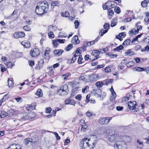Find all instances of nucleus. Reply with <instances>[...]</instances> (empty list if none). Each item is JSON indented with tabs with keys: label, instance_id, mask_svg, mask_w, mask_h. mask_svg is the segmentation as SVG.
<instances>
[{
	"label": "nucleus",
	"instance_id": "nucleus-1",
	"mask_svg": "<svg viewBox=\"0 0 149 149\" xmlns=\"http://www.w3.org/2000/svg\"><path fill=\"white\" fill-rule=\"evenodd\" d=\"M49 10V5L46 1L40 2L39 6L37 5L36 8L35 12L37 15L43 14L47 13Z\"/></svg>",
	"mask_w": 149,
	"mask_h": 149
},
{
	"label": "nucleus",
	"instance_id": "nucleus-2",
	"mask_svg": "<svg viewBox=\"0 0 149 149\" xmlns=\"http://www.w3.org/2000/svg\"><path fill=\"white\" fill-rule=\"evenodd\" d=\"M128 107L129 109L132 110V112L134 114H137L139 111L138 106L136 102L130 101L127 104Z\"/></svg>",
	"mask_w": 149,
	"mask_h": 149
},
{
	"label": "nucleus",
	"instance_id": "nucleus-3",
	"mask_svg": "<svg viewBox=\"0 0 149 149\" xmlns=\"http://www.w3.org/2000/svg\"><path fill=\"white\" fill-rule=\"evenodd\" d=\"M114 132H113L109 130V132H106V135L108 140L112 142L117 139L118 138L119 135L118 134H114Z\"/></svg>",
	"mask_w": 149,
	"mask_h": 149
},
{
	"label": "nucleus",
	"instance_id": "nucleus-4",
	"mask_svg": "<svg viewBox=\"0 0 149 149\" xmlns=\"http://www.w3.org/2000/svg\"><path fill=\"white\" fill-rule=\"evenodd\" d=\"M90 140V139L88 138H85L81 141L80 143V146L81 149H85L88 148L91 149V145L89 144L88 142Z\"/></svg>",
	"mask_w": 149,
	"mask_h": 149
},
{
	"label": "nucleus",
	"instance_id": "nucleus-5",
	"mask_svg": "<svg viewBox=\"0 0 149 149\" xmlns=\"http://www.w3.org/2000/svg\"><path fill=\"white\" fill-rule=\"evenodd\" d=\"M114 147L115 149H126V144L125 142L118 141L115 143Z\"/></svg>",
	"mask_w": 149,
	"mask_h": 149
},
{
	"label": "nucleus",
	"instance_id": "nucleus-6",
	"mask_svg": "<svg viewBox=\"0 0 149 149\" xmlns=\"http://www.w3.org/2000/svg\"><path fill=\"white\" fill-rule=\"evenodd\" d=\"M40 53V51L38 49L34 48L31 50L30 54L32 57H35L39 55Z\"/></svg>",
	"mask_w": 149,
	"mask_h": 149
},
{
	"label": "nucleus",
	"instance_id": "nucleus-7",
	"mask_svg": "<svg viewBox=\"0 0 149 149\" xmlns=\"http://www.w3.org/2000/svg\"><path fill=\"white\" fill-rule=\"evenodd\" d=\"M100 53V51L97 50H94L91 53V55L95 56V58L93 60H91V59H90L91 61H93L94 60L98 59L99 58V54Z\"/></svg>",
	"mask_w": 149,
	"mask_h": 149
},
{
	"label": "nucleus",
	"instance_id": "nucleus-8",
	"mask_svg": "<svg viewBox=\"0 0 149 149\" xmlns=\"http://www.w3.org/2000/svg\"><path fill=\"white\" fill-rule=\"evenodd\" d=\"M25 36V34L22 32H15L13 34V36L15 38H22Z\"/></svg>",
	"mask_w": 149,
	"mask_h": 149
},
{
	"label": "nucleus",
	"instance_id": "nucleus-9",
	"mask_svg": "<svg viewBox=\"0 0 149 149\" xmlns=\"http://www.w3.org/2000/svg\"><path fill=\"white\" fill-rule=\"evenodd\" d=\"M107 118L106 117H101L98 120V122L102 125H107L108 123Z\"/></svg>",
	"mask_w": 149,
	"mask_h": 149
},
{
	"label": "nucleus",
	"instance_id": "nucleus-10",
	"mask_svg": "<svg viewBox=\"0 0 149 149\" xmlns=\"http://www.w3.org/2000/svg\"><path fill=\"white\" fill-rule=\"evenodd\" d=\"M102 91L100 89H94L92 90V93L97 97H99V94L101 93Z\"/></svg>",
	"mask_w": 149,
	"mask_h": 149
},
{
	"label": "nucleus",
	"instance_id": "nucleus-11",
	"mask_svg": "<svg viewBox=\"0 0 149 149\" xmlns=\"http://www.w3.org/2000/svg\"><path fill=\"white\" fill-rule=\"evenodd\" d=\"M22 147L19 145L13 144L10 145L8 148L9 149H21Z\"/></svg>",
	"mask_w": 149,
	"mask_h": 149
},
{
	"label": "nucleus",
	"instance_id": "nucleus-12",
	"mask_svg": "<svg viewBox=\"0 0 149 149\" xmlns=\"http://www.w3.org/2000/svg\"><path fill=\"white\" fill-rule=\"evenodd\" d=\"M24 140V144L27 146L30 147V146H33V144H32V143L30 140V138H27L25 139Z\"/></svg>",
	"mask_w": 149,
	"mask_h": 149
},
{
	"label": "nucleus",
	"instance_id": "nucleus-13",
	"mask_svg": "<svg viewBox=\"0 0 149 149\" xmlns=\"http://www.w3.org/2000/svg\"><path fill=\"white\" fill-rule=\"evenodd\" d=\"M63 52V51L61 49H57L54 51V54L56 56H61Z\"/></svg>",
	"mask_w": 149,
	"mask_h": 149
},
{
	"label": "nucleus",
	"instance_id": "nucleus-14",
	"mask_svg": "<svg viewBox=\"0 0 149 149\" xmlns=\"http://www.w3.org/2000/svg\"><path fill=\"white\" fill-rule=\"evenodd\" d=\"M67 93L66 92V91H64V89H62L61 88L58 90V94L60 95L63 96L67 94Z\"/></svg>",
	"mask_w": 149,
	"mask_h": 149
},
{
	"label": "nucleus",
	"instance_id": "nucleus-15",
	"mask_svg": "<svg viewBox=\"0 0 149 149\" xmlns=\"http://www.w3.org/2000/svg\"><path fill=\"white\" fill-rule=\"evenodd\" d=\"M36 106V103H32L27 107V109L28 110H33L35 109Z\"/></svg>",
	"mask_w": 149,
	"mask_h": 149
},
{
	"label": "nucleus",
	"instance_id": "nucleus-16",
	"mask_svg": "<svg viewBox=\"0 0 149 149\" xmlns=\"http://www.w3.org/2000/svg\"><path fill=\"white\" fill-rule=\"evenodd\" d=\"M21 44L23 45L24 47L26 48L30 47V44L29 42L24 41H23L21 42Z\"/></svg>",
	"mask_w": 149,
	"mask_h": 149
},
{
	"label": "nucleus",
	"instance_id": "nucleus-17",
	"mask_svg": "<svg viewBox=\"0 0 149 149\" xmlns=\"http://www.w3.org/2000/svg\"><path fill=\"white\" fill-rule=\"evenodd\" d=\"M115 3V2L114 1H108L105 3V4H106V5H107L108 7L109 6L111 8H113V7L112 6L114 5V3Z\"/></svg>",
	"mask_w": 149,
	"mask_h": 149
},
{
	"label": "nucleus",
	"instance_id": "nucleus-18",
	"mask_svg": "<svg viewBox=\"0 0 149 149\" xmlns=\"http://www.w3.org/2000/svg\"><path fill=\"white\" fill-rule=\"evenodd\" d=\"M116 97V95L115 92L111 93V95L110 97V100L111 101H114Z\"/></svg>",
	"mask_w": 149,
	"mask_h": 149
},
{
	"label": "nucleus",
	"instance_id": "nucleus-19",
	"mask_svg": "<svg viewBox=\"0 0 149 149\" xmlns=\"http://www.w3.org/2000/svg\"><path fill=\"white\" fill-rule=\"evenodd\" d=\"M117 23V19L116 18H114L111 21V26L112 27H113L116 25Z\"/></svg>",
	"mask_w": 149,
	"mask_h": 149
},
{
	"label": "nucleus",
	"instance_id": "nucleus-20",
	"mask_svg": "<svg viewBox=\"0 0 149 149\" xmlns=\"http://www.w3.org/2000/svg\"><path fill=\"white\" fill-rule=\"evenodd\" d=\"M30 140L32 143V144H33V146L35 145V143L38 141V139L36 136L32 137L30 138Z\"/></svg>",
	"mask_w": 149,
	"mask_h": 149
},
{
	"label": "nucleus",
	"instance_id": "nucleus-21",
	"mask_svg": "<svg viewBox=\"0 0 149 149\" xmlns=\"http://www.w3.org/2000/svg\"><path fill=\"white\" fill-rule=\"evenodd\" d=\"M7 116H8L7 112L3 111H1V113L0 115V118H4Z\"/></svg>",
	"mask_w": 149,
	"mask_h": 149
},
{
	"label": "nucleus",
	"instance_id": "nucleus-22",
	"mask_svg": "<svg viewBox=\"0 0 149 149\" xmlns=\"http://www.w3.org/2000/svg\"><path fill=\"white\" fill-rule=\"evenodd\" d=\"M15 112V109H11L7 112L8 116L9 117H10L13 116Z\"/></svg>",
	"mask_w": 149,
	"mask_h": 149
},
{
	"label": "nucleus",
	"instance_id": "nucleus-23",
	"mask_svg": "<svg viewBox=\"0 0 149 149\" xmlns=\"http://www.w3.org/2000/svg\"><path fill=\"white\" fill-rule=\"evenodd\" d=\"M149 2V0H145L141 3V5L143 7H146L147 6V4Z\"/></svg>",
	"mask_w": 149,
	"mask_h": 149
},
{
	"label": "nucleus",
	"instance_id": "nucleus-24",
	"mask_svg": "<svg viewBox=\"0 0 149 149\" xmlns=\"http://www.w3.org/2000/svg\"><path fill=\"white\" fill-rule=\"evenodd\" d=\"M134 54V52H132L131 50L130 49H129L125 53V55L126 56H130Z\"/></svg>",
	"mask_w": 149,
	"mask_h": 149
},
{
	"label": "nucleus",
	"instance_id": "nucleus-25",
	"mask_svg": "<svg viewBox=\"0 0 149 149\" xmlns=\"http://www.w3.org/2000/svg\"><path fill=\"white\" fill-rule=\"evenodd\" d=\"M27 114L29 120L33 118L36 116V114L33 112H31Z\"/></svg>",
	"mask_w": 149,
	"mask_h": 149
},
{
	"label": "nucleus",
	"instance_id": "nucleus-26",
	"mask_svg": "<svg viewBox=\"0 0 149 149\" xmlns=\"http://www.w3.org/2000/svg\"><path fill=\"white\" fill-rule=\"evenodd\" d=\"M89 79L90 81H93V79H95L97 77V75L94 74H91L88 76Z\"/></svg>",
	"mask_w": 149,
	"mask_h": 149
},
{
	"label": "nucleus",
	"instance_id": "nucleus-27",
	"mask_svg": "<svg viewBox=\"0 0 149 149\" xmlns=\"http://www.w3.org/2000/svg\"><path fill=\"white\" fill-rule=\"evenodd\" d=\"M133 70L138 72H141L144 71V68L140 67H136L133 68Z\"/></svg>",
	"mask_w": 149,
	"mask_h": 149
},
{
	"label": "nucleus",
	"instance_id": "nucleus-28",
	"mask_svg": "<svg viewBox=\"0 0 149 149\" xmlns=\"http://www.w3.org/2000/svg\"><path fill=\"white\" fill-rule=\"evenodd\" d=\"M36 94L38 97L42 96V90L40 89H38L36 93Z\"/></svg>",
	"mask_w": 149,
	"mask_h": 149
},
{
	"label": "nucleus",
	"instance_id": "nucleus-29",
	"mask_svg": "<svg viewBox=\"0 0 149 149\" xmlns=\"http://www.w3.org/2000/svg\"><path fill=\"white\" fill-rule=\"evenodd\" d=\"M76 57L73 55L71 60H68V63L69 64L74 63L75 62V61L76 59Z\"/></svg>",
	"mask_w": 149,
	"mask_h": 149
},
{
	"label": "nucleus",
	"instance_id": "nucleus-30",
	"mask_svg": "<svg viewBox=\"0 0 149 149\" xmlns=\"http://www.w3.org/2000/svg\"><path fill=\"white\" fill-rule=\"evenodd\" d=\"M72 40L74 41L76 43L78 44L79 43V41L78 40V38L77 36H75L73 37L72 39Z\"/></svg>",
	"mask_w": 149,
	"mask_h": 149
},
{
	"label": "nucleus",
	"instance_id": "nucleus-31",
	"mask_svg": "<svg viewBox=\"0 0 149 149\" xmlns=\"http://www.w3.org/2000/svg\"><path fill=\"white\" fill-rule=\"evenodd\" d=\"M60 88L62 90L63 89H64V91H66V92L68 93V87L67 84H64Z\"/></svg>",
	"mask_w": 149,
	"mask_h": 149
},
{
	"label": "nucleus",
	"instance_id": "nucleus-32",
	"mask_svg": "<svg viewBox=\"0 0 149 149\" xmlns=\"http://www.w3.org/2000/svg\"><path fill=\"white\" fill-rule=\"evenodd\" d=\"M130 95L129 94H127L126 95V96L123 97L122 99V100L123 101H126L128 100L129 99V97Z\"/></svg>",
	"mask_w": 149,
	"mask_h": 149
},
{
	"label": "nucleus",
	"instance_id": "nucleus-33",
	"mask_svg": "<svg viewBox=\"0 0 149 149\" xmlns=\"http://www.w3.org/2000/svg\"><path fill=\"white\" fill-rule=\"evenodd\" d=\"M106 94L105 92H103L102 93L101 92L99 94V97H100L101 99L102 100L106 96Z\"/></svg>",
	"mask_w": 149,
	"mask_h": 149
},
{
	"label": "nucleus",
	"instance_id": "nucleus-34",
	"mask_svg": "<svg viewBox=\"0 0 149 149\" xmlns=\"http://www.w3.org/2000/svg\"><path fill=\"white\" fill-rule=\"evenodd\" d=\"M70 75V73H68L63 74L62 75V78L64 80L66 79Z\"/></svg>",
	"mask_w": 149,
	"mask_h": 149
},
{
	"label": "nucleus",
	"instance_id": "nucleus-35",
	"mask_svg": "<svg viewBox=\"0 0 149 149\" xmlns=\"http://www.w3.org/2000/svg\"><path fill=\"white\" fill-rule=\"evenodd\" d=\"M28 120L29 119L27 114H25V116H24L20 119L21 121H24Z\"/></svg>",
	"mask_w": 149,
	"mask_h": 149
},
{
	"label": "nucleus",
	"instance_id": "nucleus-36",
	"mask_svg": "<svg viewBox=\"0 0 149 149\" xmlns=\"http://www.w3.org/2000/svg\"><path fill=\"white\" fill-rule=\"evenodd\" d=\"M145 14L146 17L144 19V20L145 22H148L149 23V13L146 12H145Z\"/></svg>",
	"mask_w": 149,
	"mask_h": 149
},
{
	"label": "nucleus",
	"instance_id": "nucleus-37",
	"mask_svg": "<svg viewBox=\"0 0 149 149\" xmlns=\"http://www.w3.org/2000/svg\"><path fill=\"white\" fill-rule=\"evenodd\" d=\"M113 79H107L105 80L104 82L105 84H110L113 83Z\"/></svg>",
	"mask_w": 149,
	"mask_h": 149
},
{
	"label": "nucleus",
	"instance_id": "nucleus-38",
	"mask_svg": "<svg viewBox=\"0 0 149 149\" xmlns=\"http://www.w3.org/2000/svg\"><path fill=\"white\" fill-rule=\"evenodd\" d=\"M72 91H75L78 90L79 87L77 86L76 84H72Z\"/></svg>",
	"mask_w": 149,
	"mask_h": 149
},
{
	"label": "nucleus",
	"instance_id": "nucleus-39",
	"mask_svg": "<svg viewBox=\"0 0 149 149\" xmlns=\"http://www.w3.org/2000/svg\"><path fill=\"white\" fill-rule=\"evenodd\" d=\"M124 48V47L122 45H120L118 47L115 48L113 49L114 51H118Z\"/></svg>",
	"mask_w": 149,
	"mask_h": 149
},
{
	"label": "nucleus",
	"instance_id": "nucleus-40",
	"mask_svg": "<svg viewBox=\"0 0 149 149\" xmlns=\"http://www.w3.org/2000/svg\"><path fill=\"white\" fill-rule=\"evenodd\" d=\"M61 15L62 16L67 17L69 16L70 14L68 11H65L64 13H62L61 14Z\"/></svg>",
	"mask_w": 149,
	"mask_h": 149
},
{
	"label": "nucleus",
	"instance_id": "nucleus-41",
	"mask_svg": "<svg viewBox=\"0 0 149 149\" xmlns=\"http://www.w3.org/2000/svg\"><path fill=\"white\" fill-rule=\"evenodd\" d=\"M39 62V63L38 65V67H39V68H40L42 67L44 61L43 59H41L40 60Z\"/></svg>",
	"mask_w": 149,
	"mask_h": 149
},
{
	"label": "nucleus",
	"instance_id": "nucleus-42",
	"mask_svg": "<svg viewBox=\"0 0 149 149\" xmlns=\"http://www.w3.org/2000/svg\"><path fill=\"white\" fill-rule=\"evenodd\" d=\"M120 9L119 7L116 6L114 10L116 13L117 14H119L120 12Z\"/></svg>",
	"mask_w": 149,
	"mask_h": 149
},
{
	"label": "nucleus",
	"instance_id": "nucleus-43",
	"mask_svg": "<svg viewBox=\"0 0 149 149\" xmlns=\"http://www.w3.org/2000/svg\"><path fill=\"white\" fill-rule=\"evenodd\" d=\"M8 98V94H7L3 97V99L1 100V101L2 102H3L7 100Z\"/></svg>",
	"mask_w": 149,
	"mask_h": 149
},
{
	"label": "nucleus",
	"instance_id": "nucleus-44",
	"mask_svg": "<svg viewBox=\"0 0 149 149\" xmlns=\"http://www.w3.org/2000/svg\"><path fill=\"white\" fill-rule=\"evenodd\" d=\"M14 64L11 62H8L7 63V66L8 68H11L14 66Z\"/></svg>",
	"mask_w": 149,
	"mask_h": 149
},
{
	"label": "nucleus",
	"instance_id": "nucleus-45",
	"mask_svg": "<svg viewBox=\"0 0 149 149\" xmlns=\"http://www.w3.org/2000/svg\"><path fill=\"white\" fill-rule=\"evenodd\" d=\"M103 26L105 29L108 31L109 29V23L105 24Z\"/></svg>",
	"mask_w": 149,
	"mask_h": 149
},
{
	"label": "nucleus",
	"instance_id": "nucleus-46",
	"mask_svg": "<svg viewBox=\"0 0 149 149\" xmlns=\"http://www.w3.org/2000/svg\"><path fill=\"white\" fill-rule=\"evenodd\" d=\"M134 65V62L133 61H130L127 62L126 65L128 67H131L132 66Z\"/></svg>",
	"mask_w": 149,
	"mask_h": 149
},
{
	"label": "nucleus",
	"instance_id": "nucleus-47",
	"mask_svg": "<svg viewBox=\"0 0 149 149\" xmlns=\"http://www.w3.org/2000/svg\"><path fill=\"white\" fill-rule=\"evenodd\" d=\"M0 68L1 69V71L3 72L6 70V69L4 67V65L2 64H0Z\"/></svg>",
	"mask_w": 149,
	"mask_h": 149
},
{
	"label": "nucleus",
	"instance_id": "nucleus-48",
	"mask_svg": "<svg viewBox=\"0 0 149 149\" xmlns=\"http://www.w3.org/2000/svg\"><path fill=\"white\" fill-rule=\"evenodd\" d=\"M83 59V58L82 56L81 55L79 56L77 61L78 63L79 64H81L82 63L81 61Z\"/></svg>",
	"mask_w": 149,
	"mask_h": 149
},
{
	"label": "nucleus",
	"instance_id": "nucleus-49",
	"mask_svg": "<svg viewBox=\"0 0 149 149\" xmlns=\"http://www.w3.org/2000/svg\"><path fill=\"white\" fill-rule=\"evenodd\" d=\"M107 10H108V14L109 15H112L114 14V12L112 10H111L110 9V8L109 9L107 8Z\"/></svg>",
	"mask_w": 149,
	"mask_h": 149
},
{
	"label": "nucleus",
	"instance_id": "nucleus-50",
	"mask_svg": "<svg viewBox=\"0 0 149 149\" xmlns=\"http://www.w3.org/2000/svg\"><path fill=\"white\" fill-rule=\"evenodd\" d=\"M130 39H127L123 43V45H128L130 44Z\"/></svg>",
	"mask_w": 149,
	"mask_h": 149
},
{
	"label": "nucleus",
	"instance_id": "nucleus-51",
	"mask_svg": "<svg viewBox=\"0 0 149 149\" xmlns=\"http://www.w3.org/2000/svg\"><path fill=\"white\" fill-rule=\"evenodd\" d=\"M73 48V45L72 44H69L66 47V50L67 51L70 50Z\"/></svg>",
	"mask_w": 149,
	"mask_h": 149
},
{
	"label": "nucleus",
	"instance_id": "nucleus-52",
	"mask_svg": "<svg viewBox=\"0 0 149 149\" xmlns=\"http://www.w3.org/2000/svg\"><path fill=\"white\" fill-rule=\"evenodd\" d=\"M89 87L88 86H85L84 87L82 90V92L85 93V92H87L88 91Z\"/></svg>",
	"mask_w": 149,
	"mask_h": 149
},
{
	"label": "nucleus",
	"instance_id": "nucleus-53",
	"mask_svg": "<svg viewBox=\"0 0 149 149\" xmlns=\"http://www.w3.org/2000/svg\"><path fill=\"white\" fill-rule=\"evenodd\" d=\"M137 143L139 144V146H137L138 148H141V147L143 146V142L142 141H140L139 140H137Z\"/></svg>",
	"mask_w": 149,
	"mask_h": 149
},
{
	"label": "nucleus",
	"instance_id": "nucleus-54",
	"mask_svg": "<svg viewBox=\"0 0 149 149\" xmlns=\"http://www.w3.org/2000/svg\"><path fill=\"white\" fill-rule=\"evenodd\" d=\"M58 41L56 40H53V44L54 46L55 47H57L58 45Z\"/></svg>",
	"mask_w": 149,
	"mask_h": 149
},
{
	"label": "nucleus",
	"instance_id": "nucleus-55",
	"mask_svg": "<svg viewBox=\"0 0 149 149\" xmlns=\"http://www.w3.org/2000/svg\"><path fill=\"white\" fill-rule=\"evenodd\" d=\"M51 50L50 48L47 47L46 48L45 53V54H49Z\"/></svg>",
	"mask_w": 149,
	"mask_h": 149
},
{
	"label": "nucleus",
	"instance_id": "nucleus-56",
	"mask_svg": "<svg viewBox=\"0 0 149 149\" xmlns=\"http://www.w3.org/2000/svg\"><path fill=\"white\" fill-rule=\"evenodd\" d=\"M48 34L49 38L52 39L54 38V36L53 32L50 31L48 33Z\"/></svg>",
	"mask_w": 149,
	"mask_h": 149
},
{
	"label": "nucleus",
	"instance_id": "nucleus-57",
	"mask_svg": "<svg viewBox=\"0 0 149 149\" xmlns=\"http://www.w3.org/2000/svg\"><path fill=\"white\" fill-rule=\"evenodd\" d=\"M111 70L109 66H107L104 69V71L106 73H109L111 72Z\"/></svg>",
	"mask_w": 149,
	"mask_h": 149
},
{
	"label": "nucleus",
	"instance_id": "nucleus-58",
	"mask_svg": "<svg viewBox=\"0 0 149 149\" xmlns=\"http://www.w3.org/2000/svg\"><path fill=\"white\" fill-rule=\"evenodd\" d=\"M108 50L107 47L104 48L102 49H101V51H100V53H105Z\"/></svg>",
	"mask_w": 149,
	"mask_h": 149
},
{
	"label": "nucleus",
	"instance_id": "nucleus-59",
	"mask_svg": "<svg viewBox=\"0 0 149 149\" xmlns=\"http://www.w3.org/2000/svg\"><path fill=\"white\" fill-rule=\"evenodd\" d=\"M52 110V108L50 107L46 108V112L47 113H50Z\"/></svg>",
	"mask_w": 149,
	"mask_h": 149
},
{
	"label": "nucleus",
	"instance_id": "nucleus-60",
	"mask_svg": "<svg viewBox=\"0 0 149 149\" xmlns=\"http://www.w3.org/2000/svg\"><path fill=\"white\" fill-rule=\"evenodd\" d=\"M141 49V47L140 45H138L134 47V49L136 51H138Z\"/></svg>",
	"mask_w": 149,
	"mask_h": 149
},
{
	"label": "nucleus",
	"instance_id": "nucleus-61",
	"mask_svg": "<svg viewBox=\"0 0 149 149\" xmlns=\"http://www.w3.org/2000/svg\"><path fill=\"white\" fill-rule=\"evenodd\" d=\"M95 42V40H93L91 41L88 42L87 43V46H91L93 44H94Z\"/></svg>",
	"mask_w": 149,
	"mask_h": 149
},
{
	"label": "nucleus",
	"instance_id": "nucleus-62",
	"mask_svg": "<svg viewBox=\"0 0 149 149\" xmlns=\"http://www.w3.org/2000/svg\"><path fill=\"white\" fill-rule=\"evenodd\" d=\"M86 115L88 117H90L91 116L93 115L92 113L88 111L86 113Z\"/></svg>",
	"mask_w": 149,
	"mask_h": 149
},
{
	"label": "nucleus",
	"instance_id": "nucleus-63",
	"mask_svg": "<svg viewBox=\"0 0 149 149\" xmlns=\"http://www.w3.org/2000/svg\"><path fill=\"white\" fill-rule=\"evenodd\" d=\"M43 56L44 58L47 60H49L50 58L49 54H45V53L44 54Z\"/></svg>",
	"mask_w": 149,
	"mask_h": 149
},
{
	"label": "nucleus",
	"instance_id": "nucleus-64",
	"mask_svg": "<svg viewBox=\"0 0 149 149\" xmlns=\"http://www.w3.org/2000/svg\"><path fill=\"white\" fill-rule=\"evenodd\" d=\"M74 24L75 25V28H77L78 27V26L79 25V22H78V20H76L74 22Z\"/></svg>",
	"mask_w": 149,
	"mask_h": 149
}]
</instances>
